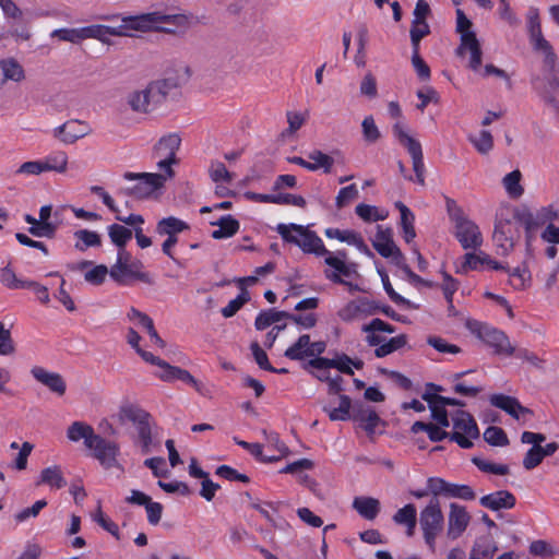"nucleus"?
<instances>
[{"instance_id": "f257e3e1", "label": "nucleus", "mask_w": 559, "mask_h": 559, "mask_svg": "<svg viewBox=\"0 0 559 559\" xmlns=\"http://www.w3.org/2000/svg\"><path fill=\"white\" fill-rule=\"evenodd\" d=\"M543 57L542 73L532 78L534 88L543 98L552 105L559 107V59L549 44L543 48L534 50Z\"/></svg>"}, {"instance_id": "f03ea898", "label": "nucleus", "mask_w": 559, "mask_h": 559, "mask_svg": "<svg viewBox=\"0 0 559 559\" xmlns=\"http://www.w3.org/2000/svg\"><path fill=\"white\" fill-rule=\"evenodd\" d=\"M115 417L120 425L131 424L135 428L136 444L140 445L143 454L152 451V416L145 409L136 404L124 402Z\"/></svg>"}, {"instance_id": "7ed1b4c3", "label": "nucleus", "mask_w": 559, "mask_h": 559, "mask_svg": "<svg viewBox=\"0 0 559 559\" xmlns=\"http://www.w3.org/2000/svg\"><path fill=\"white\" fill-rule=\"evenodd\" d=\"M171 85L166 80L150 82L147 85L130 91L126 96V104L136 114L153 111L167 98Z\"/></svg>"}, {"instance_id": "20e7f679", "label": "nucleus", "mask_w": 559, "mask_h": 559, "mask_svg": "<svg viewBox=\"0 0 559 559\" xmlns=\"http://www.w3.org/2000/svg\"><path fill=\"white\" fill-rule=\"evenodd\" d=\"M134 31H162L166 33L185 32L191 25V19L186 14H163L160 12H150L134 15Z\"/></svg>"}, {"instance_id": "39448f33", "label": "nucleus", "mask_w": 559, "mask_h": 559, "mask_svg": "<svg viewBox=\"0 0 559 559\" xmlns=\"http://www.w3.org/2000/svg\"><path fill=\"white\" fill-rule=\"evenodd\" d=\"M109 276L120 285H128L131 281L152 283L150 274L143 271V263L126 249L118 250L117 260L110 267Z\"/></svg>"}, {"instance_id": "423d86ee", "label": "nucleus", "mask_w": 559, "mask_h": 559, "mask_svg": "<svg viewBox=\"0 0 559 559\" xmlns=\"http://www.w3.org/2000/svg\"><path fill=\"white\" fill-rule=\"evenodd\" d=\"M282 238L297 245L304 252L323 255L328 253L321 238L307 227L296 224H282Z\"/></svg>"}, {"instance_id": "0eeeda50", "label": "nucleus", "mask_w": 559, "mask_h": 559, "mask_svg": "<svg viewBox=\"0 0 559 559\" xmlns=\"http://www.w3.org/2000/svg\"><path fill=\"white\" fill-rule=\"evenodd\" d=\"M126 180H136V183L127 189L130 195L136 199L151 198L157 190L162 189L165 182L173 177L159 170V173H126Z\"/></svg>"}, {"instance_id": "6e6552de", "label": "nucleus", "mask_w": 559, "mask_h": 559, "mask_svg": "<svg viewBox=\"0 0 559 559\" xmlns=\"http://www.w3.org/2000/svg\"><path fill=\"white\" fill-rule=\"evenodd\" d=\"M465 325L479 340L492 347L496 354L510 356L514 353V347L502 331L472 319H468Z\"/></svg>"}, {"instance_id": "1a4fd4ad", "label": "nucleus", "mask_w": 559, "mask_h": 559, "mask_svg": "<svg viewBox=\"0 0 559 559\" xmlns=\"http://www.w3.org/2000/svg\"><path fill=\"white\" fill-rule=\"evenodd\" d=\"M452 431L450 440L456 442L463 449L473 447V440L479 437L478 427L474 418L465 411L457 409L450 415Z\"/></svg>"}, {"instance_id": "9d476101", "label": "nucleus", "mask_w": 559, "mask_h": 559, "mask_svg": "<svg viewBox=\"0 0 559 559\" xmlns=\"http://www.w3.org/2000/svg\"><path fill=\"white\" fill-rule=\"evenodd\" d=\"M393 134L397 139L401 145H403L412 157L413 170L416 176V181L420 185H425V165L423 157L421 144L408 134L404 124L400 121L393 126Z\"/></svg>"}, {"instance_id": "9b49d317", "label": "nucleus", "mask_w": 559, "mask_h": 559, "mask_svg": "<svg viewBox=\"0 0 559 559\" xmlns=\"http://www.w3.org/2000/svg\"><path fill=\"white\" fill-rule=\"evenodd\" d=\"M181 139L177 133H169L162 136L154 147V154L157 158V168L174 177L173 165L178 163L176 157L180 147Z\"/></svg>"}, {"instance_id": "f8f14e48", "label": "nucleus", "mask_w": 559, "mask_h": 559, "mask_svg": "<svg viewBox=\"0 0 559 559\" xmlns=\"http://www.w3.org/2000/svg\"><path fill=\"white\" fill-rule=\"evenodd\" d=\"M419 524L426 543L433 547L436 537L443 528V514L438 499H432L420 512Z\"/></svg>"}, {"instance_id": "ddd939ff", "label": "nucleus", "mask_w": 559, "mask_h": 559, "mask_svg": "<svg viewBox=\"0 0 559 559\" xmlns=\"http://www.w3.org/2000/svg\"><path fill=\"white\" fill-rule=\"evenodd\" d=\"M133 16L122 17L121 23L117 26H108L102 24H94L81 27L82 40L93 38L102 43H108L110 36H130L134 31Z\"/></svg>"}, {"instance_id": "4468645a", "label": "nucleus", "mask_w": 559, "mask_h": 559, "mask_svg": "<svg viewBox=\"0 0 559 559\" xmlns=\"http://www.w3.org/2000/svg\"><path fill=\"white\" fill-rule=\"evenodd\" d=\"M190 229L187 222L177 218L175 216H168L159 219L156 224V234L159 236H166V240L162 245V251L174 259L173 248L178 242V235Z\"/></svg>"}, {"instance_id": "2eb2a0df", "label": "nucleus", "mask_w": 559, "mask_h": 559, "mask_svg": "<svg viewBox=\"0 0 559 559\" xmlns=\"http://www.w3.org/2000/svg\"><path fill=\"white\" fill-rule=\"evenodd\" d=\"M88 449L93 451V456L105 468L119 466L118 456L120 454V447L118 443L97 435Z\"/></svg>"}, {"instance_id": "dca6fc26", "label": "nucleus", "mask_w": 559, "mask_h": 559, "mask_svg": "<svg viewBox=\"0 0 559 559\" xmlns=\"http://www.w3.org/2000/svg\"><path fill=\"white\" fill-rule=\"evenodd\" d=\"M455 237L461 246L466 250H476L483 243V237L478 226L465 217H459L456 219Z\"/></svg>"}, {"instance_id": "f3484780", "label": "nucleus", "mask_w": 559, "mask_h": 559, "mask_svg": "<svg viewBox=\"0 0 559 559\" xmlns=\"http://www.w3.org/2000/svg\"><path fill=\"white\" fill-rule=\"evenodd\" d=\"M91 128L80 120H68L52 130V135L66 145L75 143L78 140L90 134Z\"/></svg>"}, {"instance_id": "a211bd4d", "label": "nucleus", "mask_w": 559, "mask_h": 559, "mask_svg": "<svg viewBox=\"0 0 559 559\" xmlns=\"http://www.w3.org/2000/svg\"><path fill=\"white\" fill-rule=\"evenodd\" d=\"M372 246L383 258H392L399 261L403 258L401 250L396 247L392 230L390 228H382L378 226L377 234L372 239Z\"/></svg>"}, {"instance_id": "6ab92c4d", "label": "nucleus", "mask_w": 559, "mask_h": 559, "mask_svg": "<svg viewBox=\"0 0 559 559\" xmlns=\"http://www.w3.org/2000/svg\"><path fill=\"white\" fill-rule=\"evenodd\" d=\"M456 53L460 57H464L466 53H468V67L474 72H478L480 70L483 51L476 34L463 35L461 44L456 49Z\"/></svg>"}, {"instance_id": "aec40b11", "label": "nucleus", "mask_w": 559, "mask_h": 559, "mask_svg": "<svg viewBox=\"0 0 559 559\" xmlns=\"http://www.w3.org/2000/svg\"><path fill=\"white\" fill-rule=\"evenodd\" d=\"M353 420L359 423V426L367 432L368 436H372L376 431V427L381 421L376 411L362 403H355L352 412Z\"/></svg>"}, {"instance_id": "412c9836", "label": "nucleus", "mask_w": 559, "mask_h": 559, "mask_svg": "<svg viewBox=\"0 0 559 559\" xmlns=\"http://www.w3.org/2000/svg\"><path fill=\"white\" fill-rule=\"evenodd\" d=\"M490 404L508 413L515 419L525 415H532V411L521 405L518 399L504 394H493L490 396Z\"/></svg>"}, {"instance_id": "4be33fe9", "label": "nucleus", "mask_w": 559, "mask_h": 559, "mask_svg": "<svg viewBox=\"0 0 559 559\" xmlns=\"http://www.w3.org/2000/svg\"><path fill=\"white\" fill-rule=\"evenodd\" d=\"M527 33L533 49L543 48L550 43L544 37L539 17V10L531 7L526 14Z\"/></svg>"}, {"instance_id": "5701e85b", "label": "nucleus", "mask_w": 559, "mask_h": 559, "mask_svg": "<svg viewBox=\"0 0 559 559\" xmlns=\"http://www.w3.org/2000/svg\"><path fill=\"white\" fill-rule=\"evenodd\" d=\"M31 372L38 382L47 386L51 392L60 396L66 393L67 384L61 374L50 372L41 367H34Z\"/></svg>"}, {"instance_id": "b1692460", "label": "nucleus", "mask_w": 559, "mask_h": 559, "mask_svg": "<svg viewBox=\"0 0 559 559\" xmlns=\"http://www.w3.org/2000/svg\"><path fill=\"white\" fill-rule=\"evenodd\" d=\"M350 365H353L357 369H360V368H362L364 364L361 360L353 361L347 356H344L338 359H328V358H323V357H317V358L308 361V366H311L314 369L336 368L342 372L353 374Z\"/></svg>"}, {"instance_id": "393cba45", "label": "nucleus", "mask_w": 559, "mask_h": 559, "mask_svg": "<svg viewBox=\"0 0 559 559\" xmlns=\"http://www.w3.org/2000/svg\"><path fill=\"white\" fill-rule=\"evenodd\" d=\"M554 221H559V211L552 205L544 206L535 214L528 213L523 217L526 230H534L539 226L552 224Z\"/></svg>"}, {"instance_id": "a878e982", "label": "nucleus", "mask_w": 559, "mask_h": 559, "mask_svg": "<svg viewBox=\"0 0 559 559\" xmlns=\"http://www.w3.org/2000/svg\"><path fill=\"white\" fill-rule=\"evenodd\" d=\"M481 507L491 511L512 509L515 506V497L508 490H498L479 499Z\"/></svg>"}, {"instance_id": "bb28decb", "label": "nucleus", "mask_w": 559, "mask_h": 559, "mask_svg": "<svg viewBox=\"0 0 559 559\" xmlns=\"http://www.w3.org/2000/svg\"><path fill=\"white\" fill-rule=\"evenodd\" d=\"M468 522L469 515L465 508L456 503H451L449 514V536L451 538H457L466 530Z\"/></svg>"}, {"instance_id": "cd10ccee", "label": "nucleus", "mask_w": 559, "mask_h": 559, "mask_svg": "<svg viewBox=\"0 0 559 559\" xmlns=\"http://www.w3.org/2000/svg\"><path fill=\"white\" fill-rule=\"evenodd\" d=\"M325 255V263L333 267L336 272L328 273L326 277L335 283L340 284H348L344 280L341 278V275L348 276L350 274L349 267L346 265V252L345 251H337L336 255H333L330 251L324 254Z\"/></svg>"}, {"instance_id": "c85d7f7f", "label": "nucleus", "mask_w": 559, "mask_h": 559, "mask_svg": "<svg viewBox=\"0 0 559 559\" xmlns=\"http://www.w3.org/2000/svg\"><path fill=\"white\" fill-rule=\"evenodd\" d=\"M25 79L23 67L13 58L0 60V90L8 81L20 83Z\"/></svg>"}, {"instance_id": "c756f323", "label": "nucleus", "mask_w": 559, "mask_h": 559, "mask_svg": "<svg viewBox=\"0 0 559 559\" xmlns=\"http://www.w3.org/2000/svg\"><path fill=\"white\" fill-rule=\"evenodd\" d=\"M52 206L44 205L39 210L38 223L40 227H29L28 233L38 238H52L56 234L57 226L49 222L51 216Z\"/></svg>"}, {"instance_id": "7c9ffc66", "label": "nucleus", "mask_w": 559, "mask_h": 559, "mask_svg": "<svg viewBox=\"0 0 559 559\" xmlns=\"http://www.w3.org/2000/svg\"><path fill=\"white\" fill-rule=\"evenodd\" d=\"M97 435L94 428L84 421H73L67 429V438L72 442L84 441L88 449Z\"/></svg>"}, {"instance_id": "2f4dec72", "label": "nucleus", "mask_w": 559, "mask_h": 559, "mask_svg": "<svg viewBox=\"0 0 559 559\" xmlns=\"http://www.w3.org/2000/svg\"><path fill=\"white\" fill-rule=\"evenodd\" d=\"M354 510L366 520H374L380 512V501L372 497H355Z\"/></svg>"}, {"instance_id": "473e14b6", "label": "nucleus", "mask_w": 559, "mask_h": 559, "mask_svg": "<svg viewBox=\"0 0 559 559\" xmlns=\"http://www.w3.org/2000/svg\"><path fill=\"white\" fill-rule=\"evenodd\" d=\"M45 173L64 174L68 170L69 157L64 151H55L41 159Z\"/></svg>"}, {"instance_id": "72a5a7b5", "label": "nucleus", "mask_w": 559, "mask_h": 559, "mask_svg": "<svg viewBox=\"0 0 559 559\" xmlns=\"http://www.w3.org/2000/svg\"><path fill=\"white\" fill-rule=\"evenodd\" d=\"M47 485L51 489H61L66 486V479L63 477L60 466L52 465L44 468L40 472L39 480L37 485Z\"/></svg>"}, {"instance_id": "f704fd0d", "label": "nucleus", "mask_w": 559, "mask_h": 559, "mask_svg": "<svg viewBox=\"0 0 559 559\" xmlns=\"http://www.w3.org/2000/svg\"><path fill=\"white\" fill-rule=\"evenodd\" d=\"M395 207L401 213V226L403 229V237L406 242H411L416 237L414 227L415 216L413 212L401 201L395 202Z\"/></svg>"}, {"instance_id": "c9c22d12", "label": "nucleus", "mask_w": 559, "mask_h": 559, "mask_svg": "<svg viewBox=\"0 0 559 559\" xmlns=\"http://www.w3.org/2000/svg\"><path fill=\"white\" fill-rule=\"evenodd\" d=\"M393 520L396 524L405 525L407 527V535L413 536L416 527V508L414 504H406L397 510Z\"/></svg>"}, {"instance_id": "e433bc0d", "label": "nucleus", "mask_w": 559, "mask_h": 559, "mask_svg": "<svg viewBox=\"0 0 559 559\" xmlns=\"http://www.w3.org/2000/svg\"><path fill=\"white\" fill-rule=\"evenodd\" d=\"M74 238L76 239L74 248L79 251H85L87 248L99 247L102 245L100 235L88 229L76 230Z\"/></svg>"}, {"instance_id": "4c0bfd02", "label": "nucleus", "mask_w": 559, "mask_h": 559, "mask_svg": "<svg viewBox=\"0 0 559 559\" xmlns=\"http://www.w3.org/2000/svg\"><path fill=\"white\" fill-rule=\"evenodd\" d=\"M323 409L328 413L331 420H346L352 418L350 409L353 411V405L347 395H340V404L337 407L325 405Z\"/></svg>"}, {"instance_id": "58836bf2", "label": "nucleus", "mask_w": 559, "mask_h": 559, "mask_svg": "<svg viewBox=\"0 0 559 559\" xmlns=\"http://www.w3.org/2000/svg\"><path fill=\"white\" fill-rule=\"evenodd\" d=\"M108 236L111 242L120 249H126L127 243L132 238V230L120 224H112L107 227Z\"/></svg>"}, {"instance_id": "ea45409f", "label": "nucleus", "mask_w": 559, "mask_h": 559, "mask_svg": "<svg viewBox=\"0 0 559 559\" xmlns=\"http://www.w3.org/2000/svg\"><path fill=\"white\" fill-rule=\"evenodd\" d=\"M521 179L522 174L519 169H515L503 177L502 183L510 198L518 199L524 193V188L521 186Z\"/></svg>"}, {"instance_id": "a19ab883", "label": "nucleus", "mask_w": 559, "mask_h": 559, "mask_svg": "<svg viewBox=\"0 0 559 559\" xmlns=\"http://www.w3.org/2000/svg\"><path fill=\"white\" fill-rule=\"evenodd\" d=\"M316 324V317L312 313L290 314L282 311V331L289 325H300L305 329L312 328Z\"/></svg>"}, {"instance_id": "79ce46f5", "label": "nucleus", "mask_w": 559, "mask_h": 559, "mask_svg": "<svg viewBox=\"0 0 559 559\" xmlns=\"http://www.w3.org/2000/svg\"><path fill=\"white\" fill-rule=\"evenodd\" d=\"M313 462L308 459H300L293 463L287 464L282 468V473L293 474L297 477L298 481L306 484L309 480V476L305 474V471L311 469Z\"/></svg>"}, {"instance_id": "37998d69", "label": "nucleus", "mask_w": 559, "mask_h": 559, "mask_svg": "<svg viewBox=\"0 0 559 559\" xmlns=\"http://www.w3.org/2000/svg\"><path fill=\"white\" fill-rule=\"evenodd\" d=\"M309 159L312 160L309 162V165H307V169L310 171L323 169L325 174H329L331 173L332 166L334 164V159L330 155L318 150L309 154Z\"/></svg>"}, {"instance_id": "c03bdc74", "label": "nucleus", "mask_w": 559, "mask_h": 559, "mask_svg": "<svg viewBox=\"0 0 559 559\" xmlns=\"http://www.w3.org/2000/svg\"><path fill=\"white\" fill-rule=\"evenodd\" d=\"M308 117L309 114L307 110H288L286 112L288 128L282 132V136H293L305 124Z\"/></svg>"}, {"instance_id": "a18cd8bd", "label": "nucleus", "mask_w": 559, "mask_h": 559, "mask_svg": "<svg viewBox=\"0 0 559 559\" xmlns=\"http://www.w3.org/2000/svg\"><path fill=\"white\" fill-rule=\"evenodd\" d=\"M218 228L212 233L214 239H224L231 237L239 229V223L230 215L224 216L217 223Z\"/></svg>"}, {"instance_id": "49530a36", "label": "nucleus", "mask_w": 559, "mask_h": 559, "mask_svg": "<svg viewBox=\"0 0 559 559\" xmlns=\"http://www.w3.org/2000/svg\"><path fill=\"white\" fill-rule=\"evenodd\" d=\"M498 547L493 540L483 539L474 545L468 559H492Z\"/></svg>"}, {"instance_id": "de8ad7c7", "label": "nucleus", "mask_w": 559, "mask_h": 559, "mask_svg": "<svg viewBox=\"0 0 559 559\" xmlns=\"http://www.w3.org/2000/svg\"><path fill=\"white\" fill-rule=\"evenodd\" d=\"M407 343V336L405 334H400L390 338L389 341H384L382 345L374 349V355L379 358L385 357L393 352L404 347Z\"/></svg>"}, {"instance_id": "09e8293b", "label": "nucleus", "mask_w": 559, "mask_h": 559, "mask_svg": "<svg viewBox=\"0 0 559 559\" xmlns=\"http://www.w3.org/2000/svg\"><path fill=\"white\" fill-rule=\"evenodd\" d=\"M409 33L413 50H418L420 40L430 33V27L426 21L413 20Z\"/></svg>"}, {"instance_id": "8fccbe9b", "label": "nucleus", "mask_w": 559, "mask_h": 559, "mask_svg": "<svg viewBox=\"0 0 559 559\" xmlns=\"http://www.w3.org/2000/svg\"><path fill=\"white\" fill-rule=\"evenodd\" d=\"M356 214L365 222L382 221L386 213L380 212L377 206L360 203L355 209Z\"/></svg>"}, {"instance_id": "3c124183", "label": "nucleus", "mask_w": 559, "mask_h": 559, "mask_svg": "<svg viewBox=\"0 0 559 559\" xmlns=\"http://www.w3.org/2000/svg\"><path fill=\"white\" fill-rule=\"evenodd\" d=\"M308 347L309 335H301L294 345L286 349L285 356L290 359H302L304 357H308Z\"/></svg>"}, {"instance_id": "603ef678", "label": "nucleus", "mask_w": 559, "mask_h": 559, "mask_svg": "<svg viewBox=\"0 0 559 559\" xmlns=\"http://www.w3.org/2000/svg\"><path fill=\"white\" fill-rule=\"evenodd\" d=\"M27 280L17 278L15 272L10 266L0 270V282L10 289H24Z\"/></svg>"}, {"instance_id": "864d4df0", "label": "nucleus", "mask_w": 559, "mask_h": 559, "mask_svg": "<svg viewBox=\"0 0 559 559\" xmlns=\"http://www.w3.org/2000/svg\"><path fill=\"white\" fill-rule=\"evenodd\" d=\"M249 293L246 289H242V292L235 299L230 300L226 307L222 308V316L224 318L234 317L241 309V307L249 301Z\"/></svg>"}, {"instance_id": "5fc2aeb1", "label": "nucleus", "mask_w": 559, "mask_h": 559, "mask_svg": "<svg viewBox=\"0 0 559 559\" xmlns=\"http://www.w3.org/2000/svg\"><path fill=\"white\" fill-rule=\"evenodd\" d=\"M362 136L367 143H376L381 138V132L377 127L372 116H367L361 122Z\"/></svg>"}, {"instance_id": "6e6d98bb", "label": "nucleus", "mask_w": 559, "mask_h": 559, "mask_svg": "<svg viewBox=\"0 0 559 559\" xmlns=\"http://www.w3.org/2000/svg\"><path fill=\"white\" fill-rule=\"evenodd\" d=\"M484 439L491 445L503 447L509 443L508 437L502 428L490 426L484 432Z\"/></svg>"}, {"instance_id": "4d7b16f0", "label": "nucleus", "mask_w": 559, "mask_h": 559, "mask_svg": "<svg viewBox=\"0 0 559 559\" xmlns=\"http://www.w3.org/2000/svg\"><path fill=\"white\" fill-rule=\"evenodd\" d=\"M483 252L479 253H466L464 255V262L457 267V273L466 274L471 270H483Z\"/></svg>"}, {"instance_id": "13d9d810", "label": "nucleus", "mask_w": 559, "mask_h": 559, "mask_svg": "<svg viewBox=\"0 0 559 559\" xmlns=\"http://www.w3.org/2000/svg\"><path fill=\"white\" fill-rule=\"evenodd\" d=\"M471 142L480 154H487L493 146V139L489 131L483 130L477 136H471Z\"/></svg>"}, {"instance_id": "bf43d9fd", "label": "nucleus", "mask_w": 559, "mask_h": 559, "mask_svg": "<svg viewBox=\"0 0 559 559\" xmlns=\"http://www.w3.org/2000/svg\"><path fill=\"white\" fill-rule=\"evenodd\" d=\"M280 321V311L276 309H270L265 311H261L255 318V329L257 330H265L272 324Z\"/></svg>"}, {"instance_id": "052dcab7", "label": "nucleus", "mask_w": 559, "mask_h": 559, "mask_svg": "<svg viewBox=\"0 0 559 559\" xmlns=\"http://www.w3.org/2000/svg\"><path fill=\"white\" fill-rule=\"evenodd\" d=\"M210 177L215 182L229 183L234 179V175L227 170L222 162H213L210 167Z\"/></svg>"}, {"instance_id": "680f3d73", "label": "nucleus", "mask_w": 559, "mask_h": 559, "mask_svg": "<svg viewBox=\"0 0 559 559\" xmlns=\"http://www.w3.org/2000/svg\"><path fill=\"white\" fill-rule=\"evenodd\" d=\"M93 520L99 526H102L105 531H107L109 534H111L117 539H119V527H118V525L103 513V511H102L99 506H98L96 512L93 514Z\"/></svg>"}, {"instance_id": "e2e57ef3", "label": "nucleus", "mask_w": 559, "mask_h": 559, "mask_svg": "<svg viewBox=\"0 0 559 559\" xmlns=\"http://www.w3.org/2000/svg\"><path fill=\"white\" fill-rule=\"evenodd\" d=\"M50 36L57 37L60 40L78 44L82 41L81 27L80 28H58L51 32Z\"/></svg>"}, {"instance_id": "0e129e2a", "label": "nucleus", "mask_w": 559, "mask_h": 559, "mask_svg": "<svg viewBox=\"0 0 559 559\" xmlns=\"http://www.w3.org/2000/svg\"><path fill=\"white\" fill-rule=\"evenodd\" d=\"M109 272L110 269L108 270L106 265L99 264L87 271L84 274V278L92 285H99L106 280V276L109 274Z\"/></svg>"}, {"instance_id": "69168bd1", "label": "nucleus", "mask_w": 559, "mask_h": 559, "mask_svg": "<svg viewBox=\"0 0 559 559\" xmlns=\"http://www.w3.org/2000/svg\"><path fill=\"white\" fill-rule=\"evenodd\" d=\"M544 457L542 447H532L523 459V466L525 469L531 471L538 466Z\"/></svg>"}, {"instance_id": "338daca9", "label": "nucleus", "mask_w": 559, "mask_h": 559, "mask_svg": "<svg viewBox=\"0 0 559 559\" xmlns=\"http://www.w3.org/2000/svg\"><path fill=\"white\" fill-rule=\"evenodd\" d=\"M364 310L365 304L362 301H350L340 310L338 316L344 321H352Z\"/></svg>"}, {"instance_id": "774afa93", "label": "nucleus", "mask_w": 559, "mask_h": 559, "mask_svg": "<svg viewBox=\"0 0 559 559\" xmlns=\"http://www.w3.org/2000/svg\"><path fill=\"white\" fill-rule=\"evenodd\" d=\"M358 198V189L356 185H349L347 187L342 188L338 191V194L336 197V206L338 209L344 207L347 205L350 201Z\"/></svg>"}]
</instances>
